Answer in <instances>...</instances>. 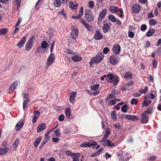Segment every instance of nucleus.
<instances>
[{"label":"nucleus","instance_id":"obj_11","mask_svg":"<svg viewBox=\"0 0 161 161\" xmlns=\"http://www.w3.org/2000/svg\"><path fill=\"white\" fill-rule=\"evenodd\" d=\"M103 38V36L99 30H97L95 31L94 38L97 40H100Z\"/></svg>","mask_w":161,"mask_h":161},{"label":"nucleus","instance_id":"obj_49","mask_svg":"<svg viewBox=\"0 0 161 161\" xmlns=\"http://www.w3.org/2000/svg\"><path fill=\"white\" fill-rule=\"evenodd\" d=\"M130 103L132 104H135V105H136L138 103V101L135 98H133L130 101Z\"/></svg>","mask_w":161,"mask_h":161},{"label":"nucleus","instance_id":"obj_63","mask_svg":"<svg viewBox=\"0 0 161 161\" xmlns=\"http://www.w3.org/2000/svg\"><path fill=\"white\" fill-rule=\"evenodd\" d=\"M52 139L53 141L54 142H57L59 140V139L58 137L52 138Z\"/></svg>","mask_w":161,"mask_h":161},{"label":"nucleus","instance_id":"obj_4","mask_svg":"<svg viewBox=\"0 0 161 161\" xmlns=\"http://www.w3.org/2000/svg\"><path fill=\"white\" fill-rule=\"evenodd\" d=\"M34 42V39L32 37H31L27 42L25 46V49L29 51L32 47Z\"/></svg>","mask_w":161,"mask_h":161},{"label":"nucleus","instance_id":"obj_28","mask_svg":"<svg viewBox=\"0 0 161 161\" xmlns=\"http://www.w3.org/2000/svg\"><path fill=\"white\" fill-rule=\"evenodd\" d=\"M18 85V82L17 81H15L9 87V90L11 91H13L17 87Z\"/></svg>","mask_w":161,"mask_h":161},{"label":"nucleus","instance_id":"obj_15","mask_svg":"<svg viewBox=\"0 0 161 161\" xmlns=\"http://www.w3.org/2000/svg\"><path fill=\"white\" fill-rule=\"evenodd\" d=\"M125 117L128 120L132 121H136L139 119V118L136 115H125Z\"/></svg>","mask_w":161,"mask_h":161},{"label":"nucleus","instance_id":"obj_14","mask_svg":"<svg viewBox=\"0 0 161 161\" xmlns=\"http://www.w3.org/2000/svg\"><path fill=\"white\" fill-rule=\"evenodd\" d=\"M121 50V48L119 45H114L113 48V51L114 53L116 54H118Z\"/></svg>","mask_w":161,"mask_h":161},{"label":"nucleus","instance_id":"obj_55","mask_svg":"<svg viewBox=\"0 0 161 161\" xmlns=\"http://www.w3.org/2000/svg\"><path fill=\"white\" fill-rule=\"evenodd\" d=\"M156 158V157L155 156H153L150 157L148 158V160L150 161H153L155 160Z\"/></svg>","mask_w":161,"mask_h":161},{"label":"nucleus","instance_id":"obj_54","mask_svg":"<svg viewBox=\"0 0 161 161\" xmlns=\"http://www.w3.org/2000/svg\"><path fill=\"white\" fill-rule=\"evenodd\" d=\"M147 29V25L145 24H143L141 26V30L142 31H145Z\"/></svg>","mask_w":161,"mask_h":161},{"label":"nucleus","instance_id":"obj_33","mask_svg":"<svg viewBox=\"0 0 161 161\" xmlns=\"http://www.w3.org/2000/svg\"><path fill=\"white\" fill-rule=\"evenodd\" d=\"M155 98V95L153 93H150L149 95H147L145 97V100H147L148 99H153Z\"/></svg>","mask_w":161,"mask_h":161},{"label":"nucleus","instance_id":"obj_5","mask_svg":"<svg viewBox=\"0 0 161 161\" xmlns=\"http://www.w3.org/2000/svg\"><path fill=\"white\" fill-rule=\"evenodd\" d=\"M141 5L138 3H135L133 4L132 7V11L134 14L139 13L141 10Z\"/></svg>","mask_w":161,"mask_h":161},{"label":"nucleus","instance_id":"obj_56","mask_svg":"<svg viewBox=\"0 0 161 161\" xmlns=\"http://www.w3.org/2000/svg\"><path fill=\"white\" fill-rule=\"evenodd\" d=\"M158 61L155 60H153V62L152 64L153 67L154 68H155L157 67V64Z\"/></svg>","mask_w":161,"mask_h":161},{"label":"nucleus","instance_id":"obj_22","mask_svg":"<svg viewBox=\"0 0 161 161\" xmlns=\"http://www.w3.org/2000/svg\"><path fill=\"white\" fill-rule=\"evenodd\" d=\"M107 10L106 9H103L99 13L98 18L103 19L105 17L107 14Z\"/></svg>","mask_w":161,"mask_h":161},{"label":"nucleus","instance_id":"obj_61","mask_svg":"<svg viewBox=\"0 0 161 161\" xmlns=\"http://www.w3.org/2000/svg\"><path fill=\"white\" fill-rule=\"evenodd\" d=\"M83 8L82 6L80 8V11L79 12V15H80L81 17L83 15Z\"/></svg>","mask_w":161,"mask_h":161},{"label":"nucleus","instance_id":"obj_45","mask_svg":"<svg viewBox=\"0 0 161 161\" xmlns=\"http://www.w3.org/2000/svg\"><path fill=\"white\" fill-rule=\"evenodd\" d=\"M108 19L110 20L113 22H114L116 21V18L115 17L112 15H110L108 16Z\"/></svg>","mask_w":161,"mask_h":161},{"label":"nucleus","instance_id":"obj_10","mask_svg":"<svg viewBox=\"0 0 161 161\" xmlns=\"http://www.w3.org/2000/svg\"><path fill=\"white\" fill-rule=\"evenodd\" d=\"M33 113L34 116L32 118V122L33 123H35L36 122L38 117L40 115L41 113L39 111L37 110L34 111L33 112Z\"/></svg>","mask_w":161,"mask_h":161},{"label":"nucleus","instance_id":"obj_53","mask_svg":"<svg viewBox=\"0 0 161 161\" xmlns=\"http://www.w3.org/2000/svg\"><path fill=\"white\" fill-rule=\"evenodd\" d=\"M113 126L116 129H119L121 128V125L119 123L117 124H114Z\"/></svg>","mask_w":161,"mask_h":161},{"label":"nucleus","instance_id":"obj_21","mask_svg":"<svg viewBox=\"0 0 161 161\" xmlns=\"http://www.w3.org/2000/svg\"><path fill=\"white\" fill-rule=\"evenodd\" d=\"M76 94V92H73L71 94L69 97V101L72 103H73L74 102Z\"/></svg>","mask_w":161,"mask_h":161},{"label":"nucleus","instance_id":"obj_52","mask_svg":"<svg viewBox=\"0 0 161 161\" xmlns=\"http://www.w3.org/2000/svg\"><path fill=\"white\" fill-rule=\"evenodd\" d=\"M114 95L113 94L111 93V94L107 96V98L105 99V101H107L109 99H112V98H114Z\"/></svg>","mask_w":161,"mask_h":161},{"label":"nucleus","instance_id":"obj_7","mask_svg":"<svg viewBox=\"0 0 161 161\" xmlns=\"http://www.w3.org/2000/svg\"><path fill=\"white\" fill-rule=\"evenodd\" d=\"M55 60V55L53 53H51L49 56L47 62L46 64L47 66H50L54 62Z\"/></svg>","mask_w":161,"mask_h":161},{"label":"nucleus","instance_id":"obj_12","mask_svg":"<svg viewBox=\"0 0 161 161\" xmlns=\"http://www.w3.org/2000/svg\"><path fill=\"white\" fill-rule=\"evenodd\" d=\"M110 134V130L109 128H107L106 129L105 132L104 133V136L102 139V140L99 142L101 143L107 140L108 136Z\"/></svg>","mask_w":161,"mask_h":161},{"label":"nucleus","instance_id":"obj_59","mask_svg":"<svg viewBox=\"0 0 161 161\" xmlns=\"http://www.w3.org/2000/svg\"><path fill=\"white\" fill-rule=\"evenodd\" d=\"M88 142H84L83 143H82L80 145V147H88Z\"/></svg>","mask_w":161,"mask_h":161},{"label":"nucleus","instance_id":"obj_64","mask_svg":"<svg viewBox=\"0 0 161 161\" xmlns=\"http://www.w3.org/2000/svg\"><path fill=\"white\" fill-rule=\"evenodd\" d=\"M65 153L67 155H69L72 156L73 155V153L69 150H67L66 151Z\"/></svg>","mask_w":161,"mask_h":161},{"label":"nucleus","instance_id":"obj_16","mask_svg":"<svg viewBox=\"0 0 161 161\" xmlns=\"http://www.w3.org/2000/svg\"><path fill=\"white\" fill-rule=\"evenodd\" d=\"M142 118L141 119V123H146L148 122V116L145 114L144 113H142L141 114Z\"/></svg>","mask_w":161,"mask_h":161},{"label":"nucleus","instance_id":"obj_29","mask_svg":"<svg viewBox=\"0 0 161 161\" xmlns=\"http://www.w3.org/2000/svg\"><path fill=\"white\" fill-rule=\"evenodd\" d=\"M42 139V137L41 136H40L35 140L34 142V145L36 147H37Z\"/></svg>","mask_w":161,"mask_h":161},{"label":"nucleus","instance_id":"obj_2","mask_svg":"<svg viewBox=\"0 0 161 161\" xmlns=\"http://www.w3.org/2000/svg\"><path fill=\"white\" fill-rule=\"evenodd\" d=\"M85 15L86 19L90 22L92 21L94 19V17L92 12L89 9H87L85 11Z\"/></svg>","mask_w":161,"mask_h":161},{"label":"nucleus","instance_id":"obj_47","mask_svg":"<svg viewBox=\"0 0 161 161\" xmlns=\"http://www.w3.org/2000/svg\"><path fill=\"white\" fill-rule=\"evenodd\" d=\"M60 130L59 129H57L56 130L54 131V133L55 134V136H56L59 137L60 136Z\"/></svg>","mask_w":161,"mask_h":161},{"label":"nucleus","instance_id":"obj_44","mask_svg":"<svg viewBox=\"0 0 161 161\" xmlns=\"http://www.w3.org/2000/svg\"><path fill=\"white\" fill-rule=\"evenodd\" d=\"M149 22L150 25L151 26L155 25L157 23L156 21L153 19H150Z\"/></svg>","mask_w":161,"mask_h":161},{"label":"nucleus","instance_id":"obj_19","mask_svg":"<svg viewBox=\"0 0 161 161\" xmlns=\"http://www.w3.org/2000/svg\"><path fill=\"white\" fill-rule=\"evenodd\" d=\"M24 123L22 119L20 120L17 123L15 126V129L17 130H19L23 127Z\"/></svg>","mask_w":161,"mask_h":161},{"label":"nucleus","instance_id":"obj_58","mask_svg":"<svg viewBox=\"0 0 161 161\" xmlns=\"http://www.w3.org/2000/svg\"><path fill=\"white\" fill-rule=\"evenodd\" d=\"M59 14L62 15L65 18H66V16L63 9H62L60 12H59Z\"/></svg>","mask_w":161,"mask_h":161},{"label":"nucleus","instance_id":"obj_30","mask_svg":"<svg viewBox=\"0 0 161 161\" xmlns=\"http://www.w3.org/2000/svg\"><path fill=\"white\" fill-rule=\"evenodd\" d=\"M112 80V82L113 83V84L116 86L117 85L119 81V80L117 76H114Z\"/></svg>","mask_w":161,"mask_h":161},{"label":"nucleus","instance_id":"obj_17","mask_svg":"<svg viewBox=\"0 0 161 161\" xmlns=\"http://www.w3.org/2000/svg\"><path fill=\"white\" fill-rule=\"evenodd\" d=\"M129 29L128 36L129 37L133 38L134 37L135 34L134 33L132 32V29L134 30L135 28L132 25L129 26Z\"/></svg>","mask_w":161,"mask_h":161},{"label":"nucleus","instance_id":"obj_6","mask_svg":"<svg viewBox=\"0 0 161 161\" xmlns=\"http://www.w3.org/2000/svg\"><path fill=\"white\" fill-rule=\"evenodd\" d=\"M110 63L112 64L115 65L119 61V58L115 55L111 56L109 58Z\"/></svg>","mask_w":161,"mask_h":161},{"label":"nucleus","instance_id":"obj_13","mask_svg":"<svg viewBox=\"0 0 161 161\" xmlns=\"http://www.w3.org/2000/svg\"><path fill=\"white\" fill-rule=\"evenodd\" d=\"M78 36V30L75 28L73 29L70 34L71 37L73 39H75L77 38Z\"/></svg>","mask_w":161,"mask_h":161},{"label":"nucleus","instance_id":"obj_50","mask_svg":"<svg viewBox=\"0 0 161 161\" xmlns=\"http://www.w3.org/2000/svg\"><path fill=\"white\" fill-rule=\"evenodd\" d=\"M116 102L117 101L116 100V99H114L109 101L108 103V104L109 105H113L115 104L116 103Z\"/></svg>","mask_w":161,"mask_h":161},{"label":"nucleus","instance_id":"obj_46","mask_svg":"<svg viewBox=\"0 0 161 161\" xmlns=\"http://www.w3.org/2000/svg\"><path fill=\"white\" fill-rule=\"evenodd\" d=\"M128 106L126 104L123 105L121 108V110L124 113L126 112L127 111V107Z\"/></svg>","mask_w":161,"mask_h":161},{"label":"nucleus","instance_id":"obj_39","mask_svg":"<svg viewBox=\"0 0 161 161\" xmlns=\"http://www.w3.org/2000/svg\"><path fill=\"white\" fill-rule=\"evenodd\" d=\"M111 117L112 119L114 121H115L116 119L117 118L116 116V112L113 111L111 112Z\"/></svg>","mask_w":161,"mask_h":161},{"label":"nucleus","instance_id":"obj_36","mask_svg":"<svg viewBox=\"0 0 161 161\" xmlns=\"http://www.w3.org/2000/svg\"><path fill=\"white\" fill-rule=\"evenodd\" d=\"M152 101L151 100H145L143 101L142 106V107H144V106H147L150 104L152 103Z\"/></svg>","mask_w":161,"mask_h":161},{"label":"nucleus","instance_id":"obj_41","mask_svg":"<svg viewBox=\"0 0 161 161\" xmlns=\"http://www.w3.org/2000/svg\"><path fill=\"white\" fill-rule=\"evenodd\" d=\"M132 74L130 72H126L125 74V78H132Z\"/></svg>","mask_w":161,"mask_h":161},{"label":"nucleus","instance_id":"obj_26","mask_svg":"<svg viewBox=\"0 0 161 161\" xmlns=\"http://www.w3.org/2000/svg\"><path fill=\"white\" fill-rule=\"evenodd\" d=\"M72 60L75 62H78L81 61L82 59V58L78 55H75L71 58Z\"/></svg>","mask_w":161,"mask_h":161},{"label":"nucleus","instance_id":"obj_27","mask_svg":"<svg viewBox=\"0 0 161 161\" xmlns=\"http://www.w3.org/2000/svg\"><path fill=\"white\" fill-rule=\"evenodd\" d=\"M103 30L104 33H106L108 32L109 30V26L108 23H104Z\"/></svg>","mask_w":161,"mask_h":161},{"label":"nucleus","instance_id":"obj_8","mask_svg":"<svg viewBox=\"0 0 161 161\" xmlns=\"http://www.w3.org/2000/svg\"><path fill=\"white\" fill-rule=\"evenodd\" d=\"M101 144L105 147H113L115 146V143L111 141L107 140L101 143Z\"/></svg>","mask_w":161,"mask_h":161},{"label":"nucleus","instance_id":"obj_32","mask_svg":"<svg viewBox=\"0 0 161 161\" xmlns=\"http://www.w3.org/2000/svg\"><path fill=\"white\" fill-rule=\"evenodd\" d=\"M86 28L90 32H92L93 31V27L88 24H87L85 26Z\"/></svg>","mask_w":161,"mask_h":161},{"label":"nucleus","instance_id":"obj_24","mask_svg":"<svg viewBox=\"0 0 161 161\" xmlns=\"http://www.w3.org/2000/svg\"><path fill=\"white\" fill-rule=\"evenodd\" d=\"M88 147H92L93 148L95 147V146L97 145V143L93 140H90L88 142Z\"/></svg>","mask_w":161,"mask_h":161},{"label":"nucleus","instance_id":"obj_1","mask_svg":"<svg viewBox=\"0 0 161 161\" xmlns=\"http://www.w3.org/2000/svg\"><path fill=\"white\" fill-rule=\"evenodd\" d=\"M104 55L102 53H98L94 57H93L89 62L91 66H92L93 63L98 64L101 62L104 58Z\"/></svg>","mask_w":161,"mask_h":161},{"label":"nucleus","instance_id":"obj_18","mask_svg":"<svg viewBox=\"0 0 161 161\" xmlns=\"http://www.w3.org/2000/svg\"><path fill=\"white\" fill-rule=\"evenodd\" d=\"M26 37L25 36H24L22 37V39L17 44V46L18 47L21 48L23 47L26 42Z\"/></svg>","mask_w":161,"mask_h":161},{"label":"nucleus","instance_id":"obj_38","mask_svg":"<svg viewBox=\"0 0 161 161\" xmlns=\"http://www.w3.org/2000/svg\"><path fill=\"white\" fill-rule=\"evenodd\" d=\"M78 4L77 3L74 4L72 2H70L69 3V6L70 7L73 9H76V7L78 6Z\"/></svg>","mask_w":161,"mask_h":161},{"label":"nucleus","instance_id":"obj_42","mask_svg":"<svg viewBox=\"0 0 161 161\" xmlns=\"http://www.w3.org/2000/svg\"><path fill=\"white\" fill-rule=\"evenodd\" d=\"M16 3V6L17 7V9L18 10L21 3V0H14Z\"/></svg>","mask_w":161,"mask_h":161},{"label":"nucleus","instance_id":"obj_40","mask_svg":"<svg viewBox=\"0 0 161 161\" xmlns=\"http://www.w3.org/2000/svg\"><path fill=\"white\" fill-rule=\"evenodd\" d=\"M88 7L92 9L93 8L94 6V2L92 1H90L88 2Z\"/></svg>","mask_w":161,"mask_h":161},{"label":"nucleus","instance_id":"obj_35","mask_svg":"<svg viewBox=\"0 0 161 161\" xmlns=\"http://www.w3.org/2000/svg\"><path fill=\"white\" fill-rule=\"evenodd\" d=\"M8 29L6 28H1L0 29V35H5L6 34Z\"/></svg>","mask_w":161,"mask_h":161},{"label":"nucleus","instance_id":"obj_57","mask_svg":"<svg viewBox=\"0 0 161 161\" xmlns=\"http://www.w3.org/2000/svg\"><path fill=\"white\" fill-rule=\"evenodd\" d=\"M109 48L107 47L104 48L103 50V52L104 54H107L109 52Z\"/></svg>","mask_w":161,"mask_h":161},{"label":"nucleus","instance_id":"obj_3","mask_svg":"<svg viewBox=\"0 0 161 161\" xmlns=\"http://www.w3.org/2000/svg\"><path fill=\"white\" fill-rule=\"evenodd\" d=\"M99 86L100 85L99 84H97L91 86L90 89L92 92L91 94L94 96H96L98 95L99 93V92L98 90Z\"/></svg>","mask_w":161,"mask_h":161},{"label":"nucleus","instance_id":"obj_43","mask_svg":"<svg viewBox=\"0 0 161 161\" xmlns=\"http://www.w3.org/2000/svg\"><path fill=\"white\" fill-rule=\"evenodd\" d=\"M48 45L47 43L45 41H43L41 44V47L42 49H44L46 48L47 45Z\"/></svg>","mask_w":161,"mask_h":161},{"label":"nucleus","instance_id":"obj_37","mask_svg":"<svg viewBox=\"0 0 161 161\" xmlns=\"http://www.w3.org/2000/svg\"><path fill=\"white\" fill-rule=\"evenodd\" d=\"M148 87L147 86H146L144 89H140L139 90V92L141 93L145 94L146 93L148 92Z\"/></svg>","mask_w":161,"mask_h":161},{"label":"nucleus","instance_id":"obj_23","mask_svg":"<svg viewBox=\"0 0 161 161\" xmlns=\"http://www.w3.org/2000/svg\"><path fill=\"white\" fill-rule=\"evenodd\" d=\"M65 114L66 118L68 119H70L71 110L69 108H67L65 111Z\"/></svg>","mask_w":161,"mask_h":161},{"label":"nucleus","instance_id":"obj_25","mask_svg":"<svg viewBox=\"0 0 161 161\" xmlns=\"http://www.w3.org/2000/svg\"><path fill=\"white\" fill-rule=\"evenodd\" d=\"M8 150V147H0V155H3L6 154Z\"/></svg>","mask_w":161,"mask_h":161},{"label":"nucleus","instance_id":"obj_48","mask_svg":"<svg viewBox=\"0 0 161 161\" xmlns=\"http://www.w3.org/2000/svg\"><path fill=\"white\" fill-rule=\"evenodd\" d=\"M152 111L153 109L152 108H149L147 110L144 111L142 113H144L146 115L147 114H152Z\"/></svg>","mask_w":161,"mask_h":161},{"label":"nucleus","instance_id":"obj_20","mask_svg":"<svg viewBox=\"0 0 161 161\" xmlns=\"http://www.w3.org/2000/svg\"><path fill=\"white\" fill-rule=\"evenodd\" d=\"M46 127V125L44 123H42L39 125L37 128V131L39 133L44 130Z\"/></svg>","mask_w":161,"mask_h":161},{"label":"nucleus","instance_id":"obj_62","mask_svg":"<svg viewBox=\"0 0 161 161\" xmlns=\"http://www.w3.org/2000/svg\"><path fill=\"white\" fill-rule=\"evenodd\" d=\"M40 2L38 1L36 3L35 8V9L37 10L39 9V3Z\"/></svg>","mask_w":161,"mask_h":161},{"label":"nucleus","instance_id":"obj_34","mask_svg":"<svg viewBox=\"0 0 161 161\" xmlns=\"http://www.w3.org/2000/svg\"><path fill=\"white\" fill-rule=\"evenodd\" d=\"M61 4L60 0H54V5L57 7H59Z\"/></svg>","mask_w":161,"mask_h":161},{"label":"nucleus","instance_id":"obj_9","mask_svg":"<svg viewBox=\"0 0 161 161\" xmlns=\"http://www.w3.org/2000/svg\"><path fill=\"white\" fill-rule=\"evenodd\" d=\"M109 10L113 13H116L118 11L119 12L120 14H122L123 13L122 9H120L119 10L117 7H115L113 6H111L109 7Z\"/></svg>","mask_w":161,"mask_h":161},{"label":"nucleus","instance_id":"obj_51","mask_svg":"<svg viewBox=\"0 0 161 161\" xmlns=\"http://www.w3.org/2000/svg\"><path fill=\"white\" fill-rule=\"evenodd\" d=\"M19 142V139L18 138L17 139L15 142H14L13 144V146L15 148L18 145Z\"/></svg>","mask_w":161,"mask_h":161},{"label":"nucleus","instance_id":"obj_31","mask_svg":"<svg viewBox=\"0 0 161 161\" xmlns=\"http://www.w3.org/2000/svg\"><path fill=\"white\" fill-rule=\"evenodd\" d=\"M155 32V30L153 29L149 30L147 33L146 35L148 37L152 36Z\"/></svg>","mask_w":161,"mask_h":161},{"label":"nucleus","instance_id":"obj_60","mask_svg":"<svg viewBox=\"0 0 161 161\" xmlns=\"http://www.w3.org/2000/svg\"><path fill=\"white\" fill-rule=\"evenodd\" d=\"M64 116L63 114H61L58 117V119L60 121H63L64 120Z\"/></svg>","mask_w":161,"mask_h":161}]
</instances>
